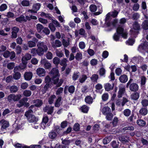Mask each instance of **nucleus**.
I'll list each match as a JSON object with an SVG mask.
<instances>
[{
	"label": "nucleus",
	"mask_w": 148,
	"mask_h": 148,
	"mask_svg": "<svg viewBox=\"0 0 148 148\" xmlns=\"http://www.w3.org/2000/svg\"><path fill=\"white\" fill-rule=\"evenodd\" d=\"M133 28L130 30L131 36L132 37H136L138 34L140 29V24L137 21H135L133 24Z\"/></svg>",
	"instance_id": "nucleus-1"
},
{
	"label": "nucleus",
	"mask_w": 148,
	"mask_h": 148,
	"mask_svg": "<svg viewBox=\"0 0 148 148\" xmlns=\"http://www.w3.org/2000/svg\"><path fill=\"white\" fill-rule=\"evenodd\" d=\"M102 114L106 116V119L108 121L111 120L113 117V115L111 112V109L108 106H105L101 110Z\"/></svg>",
	"instance_id": "nucleus-2"
},
{
	"label": "nucleus",
	"mask_w": 148,
	"mask_h": 148,
	"mask_svg": "<svg viewBox=\"0 0 148 148\" xmlns=\"http://www.w3.org/2000/svg\"><path fill=\"white\" fill-rule=\"evenodd\" d=\"M33 111H29L27 112H25V116L26 117L28 121L30 123H33L34 124L37 123L38 118L36 117L32 114Z\"/></svg>",
	"instance_id": "nucleus-3"
},
{
	"label": "nucleus",
	"mask_w": 148,
	"mask_h": 148,
	"mask_svg": "<svg viewBox=\"0 0 148 148\" xmlns=\"http://www.w3.org/2000/svg\"><path fill=\"white\" fill-rule=\"evenodd\" d=\"M50 75L52 80L59 77L60 75L57 68H53L50 73Z\"/></svg>",
	"instance_id": "nucleus-4"
},
{
	"label": "nucleus",
	"mask_w": 148,
	"mask_h": 148,
	"mask_svg": "<svg viewBox=\"0 0 148 148\" xmlns=\"http://www.w3.org/2000/svg\"><path fill=\"white\" fill-rule=\"evenodd\" d=\"M9 125L8 122L4 119H2L0 121V127H1V129L2 131H4L9 126Z\"/></svg>",
	"instance_id": "nucleus-5"
},
{
	"label": "nucleus",
	"mask_w": 148,
	"mask_h": 148,
	"mask_svg": "<svg viewBox=\"0 0 148 148\" xmlns=\"http://www.w3.org/2000/svg\"><path fill=\"white\" fill-rule=\"evenodd\" d=\"M75 87L71 85L70 86H66L64 88V93L65 94H66L68 93V91L71 94H73L75 92Z\"/></svg>",
	"instance_id": "nucleus-6"
},
{
	"label": "nucleus",
	"mask_w": 148,
	"mask_h": 148,
	"mask_svg": "<svg viewBox=\"0 0 148 148\" xmlns=\"http://www.w3.org/2000/svg\"><path fill=\"white\" fill-rule=\"evenodd\" d=\"M44 112H46L48 114H51L54 110V107L49 105H46L43 108Z\"/></svg>",
	"instance_id": "nucleus-7"
},
{
	"label": "nucleus",
	"mask_w": 148,
	"mask_h": 148,
	"mask_svg": "<svg viewBox=\"0 0 148 148\" xmlns=\"http://www.w3.org/2000/svg\"><path fill=\"white\" fill-rule=\"evenodd\" d=\"M148 49V44L147 43H141L139 45L138 48V51L141 52H144L145 51H146V50Z\"/></svg>",
	"instance_id": "nucleus-8"
},
{
	"label": "nucleus",
	"mask_w": 148,
	"mask_h": 148,
	"mask_svg": "<svg viewBox=\"0 0 148 148\" xmlns=\"http://www.w3.org/2000/svg\"><path fill=\"white\" fill-rule=\"evenodd\" d=\"M40 5L39 3H36L34 4L32 10H29L28 11L32 13H36L37 11L40 8Z\"/></svg>",
	"instance_id": "nucleus-9"
},
{
	"label": "nucleus",
	"mask_w": 148,
	"mask_h": 148,
	"mask_svg": "<svg viewBox=\"0 0 148 148\" xmlns=\"http://www.w3.org/2000/svg\"><path fill=\"white\" fill-rule=\"evenodd\" d=\"M41 64L46 69H49L51 67V63L45 59L41 60Z\"/></svg>",
	"instance_id": "nucleus-10"
},
{
	"label": "nucleus",
	"mask_w": 148,
	"mask_h": 148,
	"mask_svg": "<svg viewBox=\"0 0 148 148\" xmlns=\"http://www.w3.org/2000/svg\"><path fill=\"white\" fill-rule=\"evenodd\" d=\"M52 80L54 84L56 85L55 88H56L60 86L63 82V80L62 79H59V77Z\"/></svg>",
	"instance_id": "nucleus-11"
},
{
	"label": "nucleus",
	"mask_w": 148,
	"mask_h": 148,
	"mask_svg": "<svg viewBox=\"0 0 148 148\" xmlns=\"http://www.w3.org/2000/svg\"><path fill=\"white\" fill-rule=\"evenodd\" d=\"M38 40L36 38H33L32 40L29 41L28 42V47L30 48L35 47L36 45V43L38 42Z\"/></svg>",
	"instance_id": "nucleus-12"
},
{
	"label": "nucleus",
	"mask_w": 148,
	"mask_h": 148,
	"mask_svg": "<svg viewBox=\"0 0 148 148\" xmlns=\"http://www.w3.org/2000/svg\"><path fill=\"white\" fill-rule=\"evenodd\" d=\"M36 72L37 75L40 77L44 76L45 75L46 71L43 68H38L36 70Z\"/></svg>",
	"instance_id": "nucleus-13"
},
{
	"label": "nucleus",
	"mask_w": 148,
	"mask_h": 148,
	"mask_svg": "<svg viewBox=\"0 0 148 148\" xmlns=\"http://www.w3.org/2000/svg\"><path fill=\"white\" fill-rule=\"evenodd\" d=\"M130 90L132 92H136L137 91L139 88L138 85L136 83H133L129 85Z\"/></svg>",
	"instance_id": "nucleus-14"
},
{
	"label": "nucleus",
	"mask_w": 148,
	"mask_h": 148,
	"mask_svg": "<svg viewBox=\"0 0 148 148\" xmlns=\"http://www.w3.org/2000/svg\"><path fill=\"white\" fill-rule=\"evenodd\" d=\"M118 138L119 140L123 144L128 143L129 140V137L128 136H121Z\"/></svg>",
	"instance_id": "nucleus-15"
},
{
	"label": "nucleus",
	"mask_w": 148,
	"mask_h": 148,
	"mask_svg": "<svg viewBox=\"0 0 148 148\" xmlns=\"http://www.w3.org/2000/svg\"><path fill=\"white\" fill-rule=\"evenodd\" d=\"M52 47L55 49L57 47H60L62 45L61 42L58 40H56L51 43Z\"/></svg>",
	"instance_id": "nucleus-16"
},
{
	"label": "nucleus",
	"mask_w": 148,
	"mask_h": 148,
	"mask_svg": "<svg viewBox=\"0 0 148 148\" xmlns=\"http://www.w3.org/2000/svg\"><path fill=\"white\" fill-rule=\"evenodd\" d=\"M32 58L31 55L29 53H27L24 56L22 57V61L24 63H27V61L29 60Z\"/></svg>",
	"instance_id": "nucleus-17"
},
{
	"label": "nucleus",
	"mask_w": 148,
	"mask_h": 148,
	"mask_svg": "<svg viewBox=\"0 0 148 148\" xmlns=\"http://www.w3.org/2000/svg\"><path fill=\"white\" fill-rule=\"evenodd\" d=\"M37 47H39L40 48L43 49L45 51V52H46L48 50V48L47 45L43 42H39L38 43L37 45Z\"/></svg>",
	"instance_id": "nucleus-18"
},
{
	"label": "nucleus",
	"mask_w": 148,
	"mask_h": 148,
	"mask_svg": "<svg viewBox=\"0 0 148 148\" xmlns=\"http://www.w3.org/2000/svg\"><path fill=\"white\" fill-rule=\"evenodd\" d=\"M32 76L33 73L30 72H25L24 75L25 79L27 81L30 80L32 79Z\"/></svg>",
	"instance_id": "nucleus-19"
},
{
	"label": "nucleus",
	"mask_w": 148,
	"mask_h": 148,
	"mask_svg": "<svg viewBox=\"0 0 148 148\" xmlns=\"http://www.w3.org/2000/svg\"><path fill=\"white\" fill-rule=\"evenodd\" d=\"M114 84L113 83L110 84L109 83H107L105 84L104 85V88L106 90L108 91L112 90L113 88Z\"/></svg>",
	"instance_id": "nucleus-20"
},
{
	"label": "nucleus",
	"mask_w": 148,
	"mask_h": 148,
	"mask_svg": "<svg viewBox=\"0 0 148 148\" xmlns=\"http://www.w3.org/2000/svg\"><path fill=\"white\" fill-rule=\"evenodd\" d=\"M133 93L130 95V98L132 100L137 101L140 97L139 93L136 92Z\"/></svg>",
	"instance_id": "nucleus-21"
},
{
	"label": "nucleus",
	"mask_w": 148,
	"mask_h": 148,
	"mask_svg": "<svg viewBox=\"0 0 148 148\" xmlns=\"http://www.w3.org/2000/svg\"><path fill=\"white\" fill-rule=\"evenodd\" d=\"M119 79L121 82L123 83H125L128 80L127 76L125 74L121 75L119 77Z\"/></svg>",
	"instance_id": "nucleus-22"
},
{
	"label": "nucleus",
	"mask_w": 148,
	"mask_h": 148,
	"mask_svg": "<svg viewBox=\"0 0 148 148\" xmlns=\"http://www.w3.org/2000/svg\"><path fill=\"white\" fill-rule=\"evenodd\" d=\"M33 103H34L35 106L37 107L41 106L43 104L42 100L39 99L34 100L33 101Z\"/></svg>",
	"instance_id": "nucleus-23"
},
{
	"label": "nucleus",
	"mask_w": 148,
	"mask_h": 148,
	"mask_svg": "<svg viewBox=\"0 0 148 148\" xmlns=\"http://www.w3.org/2000/svg\"><path fill=\"white\" fill-rule=\"evenodd\" d=\"M27 101V98L26 97L23 98L17 104V106L19 108H20L25 105V102Z\"/></svg>",
	"instance_id": "nucleus-24"
},
{
	"label": "nucleus",
	"mask_w": 148,
	"mask_h": 148,
	"mask_svg": "<svg viewBox=\"0 0 148 148\" xmlns=\"http://www.w3.org/2000/svg\"><path fill=\"white\" fill-rule=\"evenodd\" d=\"M117 31L119 32L120 34H121L122 37L124 38H127V34L126 33L123 32V28L119 27L117 28Z\"/></svg>",
	"instance_id": "nucleus-25"
},
{
	"label": "nucleus",
	"mask_w": 148,
	"mask_h": 148,
	"mask_svg": "<svg viewBox=\"0 0 148 148\" xmlns=\"http://www.w3.org/2000/svg\"><path fill=\"white\" fill-rule=\"evenodd\" d=\"M125 89L123 86H121L119 88V90L118 92V97L119 98L122 97L123 94L125 92Z\"/></svg>",
	"instance_id": "nucleus-26"
},
{
	"label": "nucleus",
	"mask_w": 148,
	"mask_h": 148,
	"mask_svg": "<svg viewBox=\"0 0 148 148\" xmlns=\"http://www.w3.org/2000/svg\"><path fill=\"white\" fill-rule=\"evenodd\" d=\"M111 16L110 15V13H108L106 15V17L105 19V23L106 24L107 26L109 27L111 26V23L110 22V19L111 18Z\"/></svg>",
	"instance_id": "nucleus-27"
},
{
	"label": "nucleus",
	"mask_w": 148,
	"mask_h": 148,
	"mask_svg": "<svg viewBox=\"0 0 148 148\" xmlns=\"http://www.w3.org/2000/svg\"><path fill=\"white\" fill-rule=\"evenodd\" d=\"M62 98L61 97L59 96L58 99H56L55 103V106L56 107H59L62 104L61 101Z\"/></svg>",
	"instance_id": "nucleus-28"
},
{
	"label": "nucleus",
	"mask_w": 148,
	"mask_h": 148,
	"mask_svg": "<svg viewBox=\"0 0 148 148\" xmlns=\"http://www.w3.org/2000/svg\"><path fill=\"white\" fill-rule=\"evenodd\" d=\"M142 27L145 30L148 29V20H145L142 23Z\"/></svg>",
	"instance_id": "nucleus-29"
},
{
	"label": "nucleus",
	"mask_w": 148,
	"mask_h": 148,
	"mask_svg": "<svg viewBox=\"0 0 148 148\" xmlns=\"http://www.w3.org/2000/svg\"><path fill=\"white\" fill-rule=\"evenodd\" d=\"M25 17L23 15H21L20 17L16 18V21L19 23L22 22H26V20Z\"/></svg>",
	"instance_id": "nucleus-30"
},
{
	"label": "nucleus",
	"mask_w": 148,
	"mask_h": 148,
	"mask_svg": "<svg viewBox=\"0 0 148 148\" xmlns=\"http://www.w3.org/2000/svg\"><path fill=\"white\" fill-rule=\"evenodd\" d=\"M148 113V110L147 108H143L139 111L140 114L142 115L145 116Z\"/></svg>",
	"instance_id": "nucleus-31"
},
{
	"label": "nucleus",
	"mask_w": 148,
	"mask_h": 148,
	"mask_svg": "<svg viewBox=\"0 0 148 148\" xmlns=\"http://www.w3.org/2000/svg\"><path fill=\"white\" fill-rule=\"evenodd\" d=\"M48 120L49 118L47 116H44L42 118V121L41 123V126H42V125L44 126L47 123Z\"/></svg>",
	"instance_id": "nucleus-32"
},
{
	"label": "nucleus",
	"mask_w": 148,
	"mask_h": 148,
	"mask_svg": "<svg viewBox=\"0 0 148 148\" xmlns=\"http://www.w3.org/2000/svg\"><path fill=\"white\" fill-rule=\"evenodd\" d=\"M99 76L96 74L92 75L90 77V79L93 82L96 83L97 82V80L98 79Z\"/></svg>",
	"instance_id": "nucleus-33"
},
{
	"label": "nucleus",
	"mask_w": 148,
	"mask_h": 148,
	"mask_svg": "<svg viewBox=\"0 0 148 148\" xmlns=\"http://www.w3.org/2000/svg\"><path fill=\"white\" fill-rule=\"evenodd\" d=\"M136 123L140 126L143 127L146 125V122L142 119H139L137 120Z\"/></svg>",
	"instance_id": "nucleus-34"
},
{
	"label": "nucleus",
	"mask_w": 148,
	"mask_h": 148,
	"mask_svg": "<svg viewBox=\"0 0 148 148\" xmlns=\"http://www.w3.org/2000/svg\"><path fill=\"white\" fill-rule=\"evenodd\" d=\"M93 99L90 96H87L85 99V101L87 103L91 104L92 103Z\"/></svg>",
	"instance_id": "nucleus-35"
},
{
	"label": "nucleus",
	"mask_w": 148,
	"mask_h": 148,
	"mask_svg": "<svg viewBox=\"0 0 148 148\" xmlns=\"http://www.w3.org/2000/svg\"><path fill=\"white\" fill-rule=\"evenodd\" d=\"M62 141V143L65 146H68L69 145L71 142H72L71 140H70L67 139H63L62 138L61 139Z\"/></svg>",
	"instance_id": "nucleus-36"
},
{
	"label": "nucleus",
	"mask_w": 148,
	"mask_h": 148,
	"mask_svg": "<svg viewBox=\"0 0 148 148\" xmlns=\"http://www.w3.org/2000/svg\"><path fill=\"white\" fill-rule=\"evenodd\" d=\"M37 47L38 48L37 49V54L39 56L42 55L44 52H45V51L39 47Z\"/></svg>",
	"instance_id": "nucleus-37"
},
{
	"label": "nucleus",
	"mask_w": 148,
	"mask_h": 148,
	"mask_svg": "<svg viewBox=\"0 0 148 148\" xmlns=\"http://www.w3.org/2000/svg\"><path fill=\"white\" fill-rule=\"evenodd\" d=\"M70 39L69 38H68L67 40L64 39H63L62 41V43L63 45L65 47H67L69 45Z\"/></svg>",
	"instance_id": "nucleus-38"
},
{
	"label": "nucleus",
	"mask_w": 148,
	"mask_h": 148,
	"mask_svg": "<svg viewBox=\"0 0 148 148\" xmlns=\"http://www.w3.org/2000/svg\"><path fill=\"white\" fill-rule=\"evenodd\" d=\"M57 134L55 132L51 131L49 133V138L51 139H55L57 136Z\"/></svg>",
	"instance_id": "nucleus-39"
},
{
	"label": "nucleus",
	"mask_w": 148,
	"mask_h": 148,
	"mask_svg": "<svg viewBox=\"0 0 148 148\" xmlns=\"http://www.w3.org/2000/svg\"><path fill=\"white\" fill-rule=\"evenodd\" d=\"M21 74L19 72H14L13 78L15 79H18L21 77Z\"/></svg>",
	"instance_id": "nucleus-40"
},
{
	"label": "nucleus",
	"mask_w": 148,
	"mask_h": 148,
	"mask_svg": "<svg viewBox=\"0 0 148 148\" xmlns=\"http://www.w3.org/2000/svg\"><path fill=\"white\" fill-rule=\"evenodd\" d=\"M68 62V60L66 58H63L61 61H60V64L61 66H67V62Z\"/></svg>",
	"instance_id": "nucleus-41"
},
{
	"label": "nucleus",
	"mask_w": 148,
	"mask_h": 148,
	"mask_svg": "<svg viewBox=\"0 0 148 148\" xmlns=\"http://www.w3.org/2000/svg\"><path fill=\"white\" fill-rule=\"evenodd\" d=\"M140 80L141 86L144 87L146 82V78L144 76H142L141 77Z\"/></svg>",
	"instance_id": "nucleus-42"
},
{
	"label": "nucleus",
	"mask_w": 148,
	"mask_h": 148,
	"mask_svg": "<svg viewBox=\"0 0 148 148\" xmlns=\"http://www.w3.org/2000/svg\"><path fill=\"white\" fill-rule=\"evenodd\" d=\"M55 53L57 56L61 58L64 56V54L61 51H60L57 49L56 50Z\"/></svg>",
	"instance_id": "nucleus-43"
},
{
	"label": "nucleus",
	"mask_w": 148,
	"mask_h": 148,
	"mask_svg": "<svg viewBox=\"0 0 148 148\" xmlns=\"http://www.w3.org/2000/svg\"><path fill=\"white\" fill-rule=\"evenodd\" d=\"M56 96L55 95H52L49 97L48 99V102L50 104H51L53 103L55 99L56 98Z\"/></svg>",
	"instance_id": "nucleus-44"
},
{
	"label": "nucleus",
	"mask_w": 148,
	"mask_h": 148,
	"mask_svg": "<svg viewBox=\"0 0 148 148\" xmlns=\"http://www.w3.org/2000/svg\"><path fill=\"white\" fill-rule=\"evenodd\" d=\"M131 113V110L128 109H125L123 111L124 115L127 117L129 116L130 115Z\"/></svg>",
	"instance_id": "nucleus-45"
},
{
	"label": "nucleus",
	"mask_w": 148,
	"mask_h": 148,
	"mask_svg": "<svg viewBox=\"0 0 148 148\" xmlns=\"http://www.w3.org/2000/svg\"><path fill=\"white\" fill-rule=\"evenodd\" d=\"M15 66V63L14 62H10L7 64V68L9 70H12L14 68Z\"/></svg>",
	"instance_id": "nucleus-46"
},
{
	"label": "nucleus",
	"mask_w": 148,
	"mask_h": 148,
	"mask_svg": "<svg viewBox=\"0 0 148 148\" xmlns=\"http://www.w3.org/2000/svg\"><path fill=\"white\" fill-rule=\"evenodd\" d=\"M36 26L37 31L39 33L40 32L41 30L44 28L43 26L40 24H37L36 25Z\"/></svg>",
	"instance_id": "nucleus-47"
},
{
	"label": "nucleus",
	"mask_w": 148,
	"mask_h": 148,
	"mask_svg": "<svg viewBox=\"0 0 148 148\" xmlns=\"http://www.w3.org/2000/svg\"><path fill=\"white\" fill-rule=\"evenodd\" d=\"M18 90L17 87L16 86H12L10 88V90L11 93H14L17 92Z\"/></svg>",
	"instance_id": "nucleus-48"
},
{
	"label": "nucleus",
	"mask_w": 148,
	"mask_h": 148,
	"mask_svg": "<svg viewBox=\"0 0 148 148\" xmlns=\"http://www.w3.org/2000/svg\"><path fill=\"white\" fill-rule=\"evenodd\" d=\"M76 59L77 60H80L82 59V56L80 52L77 53L75 57Z\"/></svg>",
	"instance_id": "nucleus-49"
},
{
	"label": "nucleus",
	"mask_w": 148,
	"mask_h": 148,
	"mask_svg": "<svg viewBox=\"0 0 148 148\" xmlns=\"http://www.w3.org/2000/svg\"><path fill=\"white\" fill-rule=\"evenodd\" d=\"M21 4L23 6H28L30 5V2L29 1L24 0L21 2Z\"/></svg>",
	"instance_id": "nucleus-50"
},
{
	"label": "nucleus",
	"mask_w": 148,
	"mask_h": 148,
	"mask_svg": "<svg viewBox=\"0 0 148 148\" xmlns=\"http://www.w3.org/2000/svg\"><path fill=\"white\" fill-rule=\"evenodd\" d=\"M48 27L50 29L51 32H54L56 29V28L55 27V26L52 23H50L49 24Z\"/></svg>",
	"instance_id": "nucleus-51"
},
{
	"label": "nucleus",
	"mask_w": 148,
	"mask_h": 148,
	"mask_svg": "<svg viewBox=\"0 0 148 148\" xmlns=\"http://www.w3.org/2000/svg\"><path fill=\"white\" fill-rule=\"evenodd\" d=\"M141 103L143 106L145 108L148 106V100L146 99H144L142 100Z\"/></svg>",
	"instance_id": "nucleus-52"
},
{
	"label": "nucleus",
	"mask_w": 148,
	"mask_h": 148,
	"mask_svg": "<svg viewBox=\"0 0 148 148\" xmlns=\"http://www.w3.org/2000/svg\"><path fill=\"white\" fill-rule=\"evenodd\" d=\"M51 84H50L47 83L45 85L43 88V91L45 92L47 91L49 88L51 86Z\"/></svg>",
	"instance_id": "nucleus-53"
},
{
	"label": "nucleus",
	"mask_w": 148,
	"mask_h": 148,
	"mask_svg": "<svg viewBox=\"0 0 148 148\" xmlns=\"http://www.w3.org/2000/svg\"><path fill=\"white\" fill-rule=\"evenodd\" d=\"M90 11L92 12H95L97 10V6L94 4H92L90 6Z\"/></svg>",
	"instance_id": "nucleus-54"
},
{
	"label": "nucleus",
	"mask_w": 148,
	"mask_h": 148,
	"mask_svg": "<svg viewBox=\"0 0 148 148\" xmlns=\"http://www.w3.org/2000/svg\"><path fill=\"white\" fill-rule=\"evenodd\" d=\"M32 94L31 92L29 90H26L23 92V95L26 97L30 96Z\"/></svg>",
	"instance_id": "nucleus-55"
},
{
	"label": "nucleus",
	"mask_w": 148,
	"mask_h": 148,
	"mask_svg": "<svg viewBox=\"0 0 148 148\" xmlns=\"http://www.w3.org/2000/svg\"><path fill=\"white\" fill-rule=\"evenodd\" d=\"M80 129V125L77 123H75L73 127V129L75 131H78Z\"/></svg>",
	"instance_id": "nucleus-56"
},
{
	"label": "nucleus",
	"mask_w": 148,
	"mask_h": 148,
	"mask_svg": "<svg viewBox=\"0 0 148 148\" xmlns=\"http://www.w3.org/2000/svg\"><path fill=\"white\" fill-rule=\"evenodd\" d=\"M15 147L16 148H29L28 146H25L23 145L17 143L15 145Z\"/></svg>",
	"instance_id": "nucleus-57"
},
{
	"label": "nucleus",
	"mask_w": 148,
	"mask_h": 148,
	"mask_svg": "<svg viewBox=\"0 0 148 148\" xmlns=\"http://www.w3.org/2000/svg\"><path fill=\"white\" fill-rule=\"evenodd\" d=\"M110 13V15L113 17H115L117 16L119 12L115 10H114L113 12H109Z\"/></svg>",
	"instance_id": "nucleus-58"
},
{
	"label": "nucleus",
	"mask_w": 148,
	"mask_h": 148,
	"mask_svg": "<svg viewBox=\"0 0 148 148\" xmlns=\"http://www.w3.org/2000/svg\"><path fill=\"white\" fill-rule=\"evenodd\" d=\"M120 34L116 30V33H115L114 35L113 38L114 40L116 41H118L119 39V35Z\"/></svg>",
	"instance_id": "nucleus-59"
},
{
	"label": "nucleus",
	"mask_w": 148,
	"mask_h": 148,
	"mask_svg": "<svg viewBox=\"0 0 148 148\" xmlns=\"http://www.w3.org/2000/svg\"><path fill=\"white\" fill-rule=\"evenodd\" d=\"M53 61V63L56 65L58 64L60 62V59L57 57H55L54 58Z\"/></svg>",
	"instance_id": "nucleus-60"
},
{
	"label": "nucleus",
	"mask_w": 148,
	"mask_h": 148,
	"mask_svg": "<svg viewBox=\"0 0 148 148\" xmlns=\"http://www.w3.org/2000/svg\"><path fill=\"white\" fill-rule=\"evenodd\" d=\"M14 94H12L9 95L7 98V99L8 101L11 102L12 100L13 101L14 99Z\"/></svg>",
	"instance_id": "nucleus-61"
},
{
	"label": "nucleus",
	"mask_w": 148,
	"mask_h": 148,
	"mask_svg": "<svg viewBox=\"0 0 148 148\" xmlns=\"http://www.w3.org/2000/svg\"><path fill=\"white\" fill-rule=\"evenodd\" d=\"M139 17V14L138 13H135L133 14L132 18L133 19V20H136L138 19Z\"/></svg>",
	"instance_id": "nucleus-62"
},
{
	"label": "nucleus",
	"mask_w": 148,
	"mask_h": 148,
	"mask_svg": "<svg viewBox=\"0 0 148 148\" xmlns=\"http://www.w3.org/2000/svg\"><path fill=\"white\" fill-rule=\"evenodd\" d=\"M51 77L50 78L49 76H47L45 78V82L46 84H52L51 82Z\"/></svg>",
	"instance_id": "nucleus-63"
},
{
	"label": "nucleus",
	"mask_w": 148,
	"mask_h": 148,
	"mask_svg": "<svg viewBox=\"0 0 148 148\" xmlns=\"http://www.w3.org/2000/svg\"><path fill=\"white\" fill-rule=\"evenodd\" d=\"M97 60L95 59H93L90 61V64L92 66H95L97 64Z\"/></svg>",
	"instance_id": "nucleus-64"
}]
</instances>
